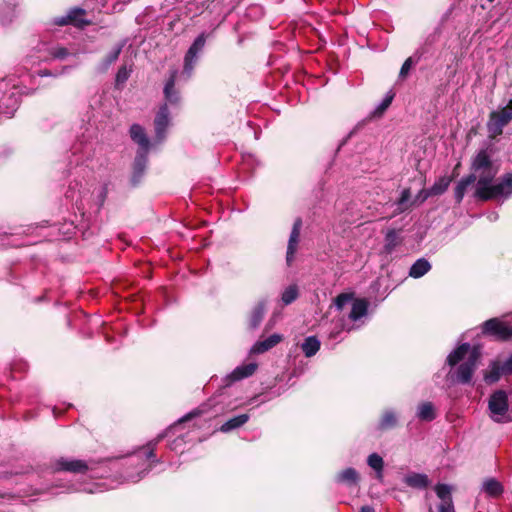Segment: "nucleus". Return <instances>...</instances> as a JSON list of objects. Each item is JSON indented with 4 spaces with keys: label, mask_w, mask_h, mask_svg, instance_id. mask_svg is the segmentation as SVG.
Segmentation results:
<instances>
[{
    "label": "nucleus",
    "mask_w": 512,
    "mask_h": 512,
    "mask_svg": "<svg viewBox=\"0 0 512 512\" xmlns=\"http://www.w3.org/2000/svg\"><path fill=\"white\" fill-rule=\"evenodd\" d=\"M472 169L476 179L474 196L480 200L507 199L512 195V172L503 175L500 180L493 184V179L499 171V165L491 159L490 153L483 149L474 157Z\"/></svg>",
    "instance_id": "nucleus-1"
},
{
    "label": "nucleus",
    "mask_w": 512,
    "mask_h": 512,
    "mask_svg": "<svg viewBox=\"0 0 512 512\" xmlns=\"http://www.w3.org/2000/svg\"><path fill=\"white\" fill-rule=\"evenodd\" d=\"M480 355V347H471L470 344L468 343H463L454 351H452L447 357V363L449 366L453 367L464 359L465 361L461 363L454 372L452 370L448 372L447 382H449L450 384L470 383L474 371L476 369L477 362L480 358Z\"/></svg>",
    "instance_id": "nucleus-2"
},
{
    "label": "nucleus",
    "mask_w": 512,
    "mask_h": 512,
    "mask_svg": "<svg viewBox=\"0 0 512 512\" xmlns=\"http://www.w3.org/2000/svg\"><path fill=\"white\" fill-rule=\"evenodd\" d=\"M490 417L498 423H507L512 421V407L509 410L508 396L503 390H497L491 394L488 401Z\"/></svg>",
    "instance_id": "nucleus-3"
},
{
    "label": "nucleus",
    "mask_w": 512,
    "mask_h": 512,
    "mask_svg": "<svg viewBox=\"0 0 512 512\" xmlns=\"http://www.w3.org/2000/svg\"><path fill=\"white\" fill-rule=\"evenodd\" d=\"M347 305H351L348 320L356 322L367 314L368 302L365 299H354L351 293H342L334 300V306L340 313Z\"/></svg>",
    "instance_id": "nucleus-4"
},
{
    "label": "nucleus",
    "mask_w": 512,
    "mask_h": 512,
    "mask_svg": "<svg viewBox=\"0 0 512 512\" xmlns=\"http://www.w3.org/2000/svg\"><path fill=\"white\" fill-rule=\"evenodd\" d=\"M512 120V99L499 111L490 114L487 123L488 131L493 136L502 134L503 128Z\"/></svg>",
    "instance_id": "nucleus-5"
},
{
    "label": "nucleus",
    "mask_w": 512,
    "mask_h": 512,
    "mask_svg": "<svg viewBox=\"0 0 512 512\" xmlns=\"http://www.w3.org/2000/svg\"><path fill=\"white\" fill-rule=\"evenodd\" d=\"M206 43V36L204 33H201L189 47L188 51L184 57V66H183V76H185V80H188L194 70L195 64L197 63L198 56L202 52Z\"/></svg>",
    "instance_id": "nucleus-6"
},
{
    "label": "nucleus",
    "mask_w": 512,
    "mask_h": 512,
    "mask_svg": "<svg viewBox=\"0 0 512 512\" xmlns=\"http://www.w3.org/2000/svg\"><path fill=\"white\" fill-rule=\"evenodd\" d=\"M172 124L171 112L167 104H162L154 118L155 143H162Z\"/></svg>",
    "instance_id": "nucleus-7"
},
{
    "label": "nucleus",
    "mask_w": 512,
    "mask_h": 512,
    "mask_svg": "<svg viewBox=\"0 0 512 512\" xmlns=\"http://www.w3.org/2000/svg\"><path fill=\"white\" fill-rule=\"evenodd\" d=\"M202 413H204V409L202 408H197L191 411L190 413L186 414L181 419H179L176 423L171 425L166 431L160 433L153 441L149 442L147 445L148 450L145 452L146 460H150L154 457V448L158 442H160L166 436L174 434L184 422H187L193 419L194 417L201 415Z\"/></svg>",
    "instance_id": "nucleus-8"
},
{
    "label": "nucleus",
    "mask_w": 512,
    "mask_h": 512,
    "mask_svg": "<svg viewBox=\"0 0 512 512\" xmlns=\"http://www.w3.org/2000/svg\"><path fill=\"white\" fill-rule=\"evenodd\" d=\"M19 103V91L15 87L3 91L0 86V115H3L6 119L11 118L18 109Z\"/></svg>",
    "instance_id": "nucleus-9"
},
{
    "label": "nucleus",
    "mask_w": 512,
    "mask_h": 512,
    "mask_svg": "<svg viewBox=\"0 0 512 512\" xmlns=\"http://www.w3.org/2000/svg\"><path fill=\"white\" fill-rule=\"evenodd\" d=\"M52 472L66 471L71 473H85L92 470L90 463L71 458H59L51 466Z\"/></svg>",
    "instance_id": "nucleus-10"
},
{
    "label": "nucleus",
    "mask_w": 512,
    "mask_h": 512,
    "mask_svg": "<svg viewBox=\"0 0 512 512\" xmlns=\"http://www.w3.org/2000/svg\"><path fill=\"white\" fill-rule=\"evenodd\" d=\"M482 331L485 334L495 336L501 340H507L512 337V326L498 318H492L483 323Z\"/></svg>",
    "instance_id": "nucleus-11"
},
{
    "label": "nucleus",
    "mask_w": 512,
    "mask_h": 512,
    "mask_svg": "<svg viewBox=\"0 0 512 512\" xmlns=\"http://www.w3.org/2000/svg\"><path fill=\"white\" fill-rule=\"evenodd\" d=\"M302 227V221L300 218L296 219L292 231L289 236L287 253H286V263L290 266L295 258L296 251L298 249L299 241H300V231Z\"/></svg>",
    "instance_id": "nucleus-12"
},
{
    "label": "nucleus",
    "mask_w": 512,
    "mask_h": 512,
    "mask_svg": "<svg viewBox=\"0 0 512 512\" xmlns=\"http://www.w3.org/2000/svg\"><path fill=\"white\" fill-rule=\"evenodd\" d=\"M177 74H178L177 70L171 71L170 76H169V78L166 81L165 86H164V91H163L164 92V98H165V103L164 104H167V106L168 105L178 106L180 104V101H181L180 93L175 88V82H176Z\"/></svg>",
    "instance_id": "nucleus-13"
},
{
    "label": "nucleus",
    "mask_w": 512,
    "mask_h": 512,
    "mask_svg": "<svg viewBox=\"0 0 512 512\" xmlns=\"http://www.w3.org/2000/svg\"><path fill=\"white\" fill-rule=\"evenodd\" d=\"M435 492L437 497L440 499L438 512H455L452 501L451 486L446 484H437L435 486Z\"/></svg>",
    "instance_id": "nucleus-14"
},
{
    "label": "nucleus",
    "mask_w": 512,
    "mask_h": 512,
    "mask_svg": "<svg viewBox=\"0 0 512 512\" xmlns=\"http://www.w3.org/2000/svg\"><path fill=\"white\" fill-rule=\"evenodd\" d=\"M85 11L81 8L71 9L66 16L58 17L54 20V23L59 26L67 24H73L78 27H84L89 24V21L83 19Z\"/></svg>",
    "instance_id": "nucleus-15"
},
{
    "label": "nucleus",
    "mask_w": 512,
    "mask_h": 512,
    "mask_svg": "<svg viewBox=\"0 0 512 512\" xmlns=\"http://www.w3.org/2000/svg\"><path fill=\"white\" fill-rule=\"evenodd\" d=\"M257 370L256 363H248L236 367L229 375L226 376L225 382L227 385L252 376Z\"/></svg>",
    "instance_id": "nucleus-16"
},
{
    "label": "nucleus",
    "mask_w": 512,
    "mask_h": 512,
    "mask_svg": "<svg viewBox=\"0 0 512 512\" xmlns=\"http://www.w3.org/2000/svg\"><path fill=\"white\" fill-rule=\"evenodd\" d=\"M148 152L149 151L144 152L143 150H138L137 152L133 164V175L131 179L134 185L140 182V179L145 172L148 162Z\"/></svg>",
    "instance_id": "nucleus-17"
},
{
    "label": "nucleus",
    "mask_w": 512,
    "mask_h": 512,
    "mask_svg": "<svg viewBox=\"0 0 512 512\" xmlns=\"http://www.w3.org/2000/svg\"><path fill=\"white\" fill-rule=\"evenodd\" d=\"M282 341V335L272 334L266 339L258 340L250 349L251 354H262L275 347Z\"/></svg>",
    "instance_id": "nucleus-18"
},
{
    "label": "nucleus",
    "mask_w": 512,
    "mask_h": 512,
    "mask_svg": "<svg viewBox=\"0 0 512 512\" xmlns=\"http://www.w3.org/2000/svg\"><path fill=\"white\" fill-rule=\"evenodd\" d=\"M130 137L131 139L138 144L139 150L149 151L150 148V140L147 137L145 129L139 124H133L130 127Z\"/></svg>",
    "instance_id": "nucleus-19"
},
{
    "label": "nucleus",
    "mask_w": 512,
    "mask_h": 512,
    "mask_svg": "<svg viewBox=\"0 0 512 512\" xmlns=\"http://www.w3.org/2000/svg\"><path fill=\"white\" fill-rule=\"evenodd\" d=\"M360 476L356 469L348 467L335 475V482L348 487L357 486Z\"/></svg>",
    "instance_id": "nucleus-20"
},
{
    "label": "nucleus",
    "mask_w": 512,
    "mask_h": 512,
    "mask_svg": "<svg viewBox=\"0 0 512 512\" xmlns=\"http://www.w3.org/2000/svg\"><path fill=\"white\" fill-rule=\"evenodd\" d=\"M354 328L355 327L350 325L344 316H341L337 320H333L328 337L329 339L337 340L343 331H351Z\"/></svg>",
    "instance_id": "nucleus-21"
},
{
    "label": "nucleus",
    "mask_w": 512,
    "mask_h": 512,
    "mask_svg": "<svg viewBox=\"0 0 512 512\" xmlns=\"http://www.w3.org/2000/svg\"><path fill=\"white\" fill-rule=\"evenodd\" d=\"M430 270H431L430 262L425 258H419L410 267L409 276L414 279H418V278H421L422 276H424Z\"/></svg>",
    "instance_id": "nucleus-22"
},
{
    "label": "nucleus",
    "mask_w": 512,
    "mask_h": 512,
    "mask_svg": "<svg viewBox=\"0 0 512 512\" xmlns=\"http://www.w3.org/2000/svg\"><path fill=\"white\" fill-rule=\"evenodd\" d=\"M416 416L421 421L430 422L436 418L435 407L431 402L420 403L417 407Z\"/></svg>",
    "instance_id": "nucleus-23"
},
{
    "label": "nucleus",
    "mask_w": 512,
    "mask_h": 512,
    "mask_svg": "<svg viewBox=\"0 0 512 512\" xmlns=\"http://www.w3.org/2000/svg\"><path fill=\"white\" fill-rule=\"evenodd\" d=\"M404 482L408 486L418 489L426 488L430 483L428 476L422 473H410L406 475Z\"/></svg>",
    "instance_id": "nucleus-24"
},
{
    "label": "nucleus",
    "mask_w": 512,
    "mask_h": 512,
    "mask_svg": "<svg viewBox=\"0 0 512 512\" xmlns=\"http://www.w3.org/2000/svg\"><path fill=\"white\" fill-rule=\"evenodd\" d=\"M475 181H476V175L470 174V175L462 178L458 182V184H457V186L455 188V192H454L455 193V199H456L457 203H460L463 200L464 195H465L467 189L471 185H473L475 183Z\"/></svg>",
    "instance_id": "nucleus-25"
},
{
    "label": "nucleus",
    "mask_w": 512,
    "mask_h": 512,
    "mask_svg": "<svg viewBox=\"0 0 512 512\" xmlns=\"http://www.w3.org/2000/svg\"><path fill=\"white\" fill-rule=\"evenodd\" d=\"M266 310V302H258L252 309L249 317V327L255 329L261 323Z\"/></svg>",
    "instance_id": "nucleus-26"
},
{
    "label": "nucleus",
    "mask_w": 512,
    "mask_h": 512,
    "mask_svg": "<svg viewBox=\"0 0 512 512\" xmlns=\"http://www.w3.org/2000/svg\"><path fill=\"white\" fill-rule=\"evenodd\" d=\"M321 343L316 336H308L301 344V350L308 358L314 356L320 349Z\"/></svg>",
    "instance_id": "nucleus-27"
},
{
    "label": "nucleus",
    "mask_w": 512,
    "mask_h": 512,
    "mask_svg": "<svg viewBox=\"0 0 512 512\" xmlns=\"http://www.w3.org/2000/svg\"><path fill=\"white\" fill-rule=\"evenodd\" d=\"M249 420L248 414H241L235 417L230 418L225 423H223L220 427V431L227 433L234 429H237L243 426Z\"/></svg>",
    "instance_id": "nucleus-28"
},
{
    "label": "nucleus",
    "mask_w": 512,
    "mask_h": 512,
    "mask_svg": "<svg viewBox=\"0 0 512 512\" xmlns=\"http://www.w3.org/2000/svg\"><path fill=\"white\" fill-rule=\"evenodd\" d=\"M398 423L397 414L393 410H386L383 412L378 428L380 430H389L394 428Z\"/></svg>",
    "instance_id": "nucleus-29"
},
{
    "label": "nucleus",
    "mask_w": 512,
    "mask_h": 512,
    "mask_svg": "<svg viewBox=\"0 0 512 512\" xmlns=\"http://www.w3.org/2000/svg\"><path fill=\"white\" fill-rule=\"evenodd\" d=\"M502 375H505L504 372H502L501 364L497 361L492 362L487 371L484 374V380L489 383H495L497 382Z\"/></svg>",
    "instance_id": "nucleus-30"
},
{
    "label": "nucleus",
    "mask_w": 512,
    "mask_h": 512,
    "mask_svg": "<svg viewBox=\"0 0 512 512\" xmlns=\"http://www.w3.org/2000/svg\"><path fill=\"white\" fill-rule=\"evenodd\" d=\"M394 205L396 206L394 214L407 211L412 205L410 189H403L400 198L394 203Z\"/></svg>",
    "instance_id": "nucleus-31"
},
{
    "label": "nucleus",
    "mask_w": 512,
    "mask_h": 512,
    "mask_svg": "<svg viewBox=\"0 0 512 512\" xmlns=\"http://www.w3.org/2000/svg\"><path fill=\"white\" fill-rule=\"evenodd\" d=\"M401 241L402 239L398 231L394 229L389 230L385 235L384 251L387 254H391Z\"/></svg>",
    "instance_id": "nucleus-32"
},
{
    "label": "nucleus",
    "mask_w": 512,
    "mask_h": 512,
    "mask_svg": "<svg viewBox=\"0 0 512 512\" xmlns=\"http://www.w3.org/2000/svg\"><path fill=\"white\" fill-rule=\"evenodd\" d=\"M122 48H123V45H117L116 47H114L108 53V55L105 57V59L100 63V65L98 67V71L99 72L107 71V69L110 67V65L118 59V57L122 51Z\"/></svg>",
    "instance_id": "nucleus-33"
},
{
    "label": "nucleus",
    "mask_w": 512,
    "mask_h": 512,
    "mask_svg": "<svg viewBox=\"0 0 512 512\" xmlns=\"http://www.w3.org/2000/svg\"><path fill=\"white\" fill-rule=\"evenodd\" d=\"M483 491L489 496L497 497L502 494L503 486L495 479H487L483 483Z\"/></svg>",
    "instance_id": "nucleus-34"
},
{
    "label": "nucleus",
    "mask_w": 512,
    "mask_h": 512,
    "mask_svg": "<svg viewBox=\"0 0 512 512\" xmlns=\"http://www.w3.org/2000/svg\"><path fill=\"white\" fill-rule=\"evenodd\" d=\"M298 295V286L296 284L289 285L282 292L281 301L284 305H289L298 298Z\"/></svg>",
    "instance_id": "nucleus-35"
},
{
    "label": "nucleus",
    "mask_w": 512,
    "mask_h": 512,
    "mask_svg": "<svg viewBox=\"0 0 512 512\" xmlns=\"http://www.w3.org/2000/svg\"><path fill=\"white\" fill-rule=\"evenodd\" d=\"M367 464L377 473L378 478L382 477V471L384 467L383 458L377 454L372 453L368 456Z\"/></svg>",
    "instance_id": "nucleus-36"
},
{
    "label": "nucleus",
    "mask_w": 512,
    "mask_h": 512,
    "mask_svg": "<svg viewBox=\"0 0 512 512\" xmlns=\"http://www.w3.org/2000/svg\"><path fill=\"white\" fill-rule=\"evenodd\" d=\"M450 184V180L447 178H441L439 181L434 183V185L430 188L431 195H440L444 193Z\"/></svg>",
    "instance_id": "nucleus-37"
},
{
    "label": "nucleus",
    "mask_w": 512,
    "mask_h": 512,
    "mask_svg": "<svg viewBox=\"0 0 512 512\" xmlns=\"http://www.w3.org/2000/svg\"><path fill=\"white\" fill-rule=\"evenodd\" d=\"M394 95L391 93L386 94L381 103L375 108L374 115L380 116L390 106Z\"/></svg>",
    "instance_id": "nucleus-38"
},
{
    "label": "nucleus",
    "mask_w": 512,
    "mask_h": 512,
    "mask_svg": "<svg viewBox=\"0 0 512 512\" xmlns=\"http://www.w3.org/2000/svg\"><path fill=\"white\" fill-rule=\"evenodd\" d=\"M49 54L54 59H60V60H64L70 55L69 51L65 47H60V46L52 47L49 50Z\"/></svg>",
    "instance_id": "nucleus-39"
},
{
    "label": "nucleus",
    "mask_w": 512,
    "mask_h": 512,
    "mask_svg": "<svg viewBox=\"0 0 512 512\" xmlns=\"http://www.w3.org/2000/svg\"><path fill=\"white\" fill-rule=\"evenodd\" d=\"M132 69L131 68H127L126 66H122L119 68L117 74H116V85H122L124 84L129 76H130V73H131Z\"/></svg>",
    "instance_id": "nucleus-40"
},
{
    "label": "nucleus",
    "mask_w": 512,
    "mask_h": 512,
    "mask_svg": "<svg viewBox=\"0 0 512 512\" xmlns=\"http://www.w3.org/2000/svg\"><path fill=\"white\" fill-rule=\"evenodd\" d=\"M146 473H147V465H146V462H144L141 466V469H139L136 474H127L125 480L131 481V482H138L145 476Z\"/></svg>",
    "instance_id": "nucleus-41"
},
{
    "label": "nucleus",
    "mask_w": 512,
    "mask_h": 512,
    "mask_svg": "<svg viewBox=\"0 0 512 512\" xmlns=\"http://www.w3.org/2000/svg\"><path fill=\"white\" fill-rule=\"evenodd\" d=\"M413 64V59L411 57L407 58L400 69L399 77L405 78L408 75Z\"/></svg>",
    "instance_id": "nucleus-42"
},
{
    "label": "nucleus",
    "mask_w": 512,
    "mask_h": 512,
    "mask_svg": "<svg viewBox=\"0 0 512 512\" xmlns=\"http://www.w3.org/2000/svg\"><path fill=\"white\" fill-rule=\"evenodd\" d=\"M502 372L505 374L512 373V355L501 364Z\"/></svg>",
    "instance_id": "nucleus-43"
},
{
    "label": "nucleus",
    "mask_w": 512,
    "mask_h": 512,
    "mask_svg": "<svg viewBox=\"0 0 512 512\" xmlns=\"http://www.w3.org/2000/svg\"><path fill=\"white\" fill-rule=\"evenodd\" d=\"M360 512H375L374 508L371 506H362Z\"/></svg>",
    "instance_id": "nucleus-44"
},
{
    "label": "nucleus",
    "mask_w": 512,
    "mask_h": 512,
    "mask_svg": "<svg viewBox=\"0 0 512 512\" xmlns=\"http://www.w3.org/2000/svg\"><path fill=\"white\" fill-rule=\"evenodd\" d=\"M178 442H183V439L182 438H177L175 439V441L173 442V446L171 447V449H176V446H177V443Z\"/></svg>",
    "instance_id": "nucleus-45"
},
{
    "label": "nucleus",
    "mask_w": 512,
    "mask_h": 512,
    "mask_svg": "<svg viewBox=\"0 0 512 512\" xmlns=\"http://www.w3.org/2000/svg\"><path fill=\"white\" fill-rule=\"evenodd\" d=\"M68 198H71V199H74V194L69 190L67 191V195H66Z\"/></svg>",
    "instance_id": "nucleus-46"
},
{
    "label": "nucleus",
    "mask_w": 512,
    "mask_h": 512,
    "mask_svg": "<svg viewBox=\"0 0 512 512\" xmlns=\"http://www.w3.org/2000/svg\"><path fill=\"white\" fill-rule=\"evenodd\" d=\"M497 217H498V216H497V214H493L492 216H490V219H491V220H496V219H497Z\"/></svg>",
    "instance_id": "nucleus-47"
},
{
    "label": "nucleus",
    "mask_w": 512,
    "mask_h": 512,
    "mask_svg": "<svg viewBox=\"0 0 512 512\" xmlns=\"http://www.w3.org/2000/svg\"><path fill=\"white\" fill-rule=\"evenodd\" d=\"M41 75H42V76H49V75H51V73L46 71V72H44V73H43V74H41Z\"/></svg>",
    "instance_id": "nucleus-48"
},
{
    "label": "nucleus",
    "mask_w": 512,
    "mask_h": 512,
    "mask_svg": "<svg viewBox=\"0 0 512 512\" xmlns=\"http://www.w3.org/2000/svg\"><path fill=\"white\" fill-rule=\"evenodd\" d=\"M429 512H434V511H433V509H432L431 507L429 508Z\"/></svg>",
    "instance_id": "nucleus-49"
},
{
    "label": "nucleus",
    "mask_w": 512,
    "mask_h": 512,
    "mask_svg": "<svg viewBox=\"0 0 512 512\" xmlns=\"http://www.w3.org/2000/svg\"><path fill=\"white\" fill-rule=\"evenodd\" d=\"M488 2L492 3L494 0H487Z\"/></svg>",
    "instance_id": "nucleus-50"
}]
</instances>
